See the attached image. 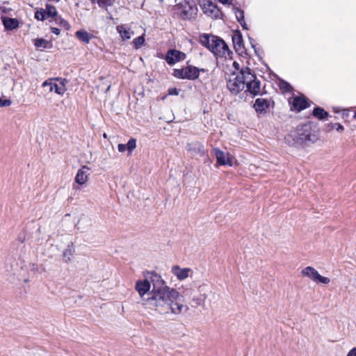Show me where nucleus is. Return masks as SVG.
I'll use <instances>...</instances> for the list:
<instances>
[{
	"label": "nucleus",
	"instance_id": "nucleus-1",
	"mask_svg": "<svg viewBox=\"0 0 356 356\" xmlns=\"http://www.w3.org/2000/svg\"><path fill=\"white\" fill-rule=\"evenodd\" d=\"M148 298L143 299V305L159 314H179L188 307L181 302L179 293L175 289L169 288L156 292H151Z\"/></svg>",
	"mask_w": 356,
	"mask_h": 356
},
{
	"label": "nucleus",
	"instance_id": "nucleus-2",
	"mask_svg": "<svg viewBox=\"0 0 356 356\" xmlns=\"http://www.w3.org/2000/svg\"><path fill=\"white\" fill-rule=\"evenodd\" d=\"M284 140L290 146L299 147L315 142L317 137L312 133L311 124L306 123L298 126L285 136Z\"/></svg>",
	"mask_w": 356,
	"mask_h": 356
},
{
	"label": "nucleus",
	"instance_id": "nucleus-3",
	"mask_svg": "<svg viewBox=\"0 0 356 356\" xmlns=\"http://www.w3.org/2000/svg\"><path fill=\"white\" fill-rule=\"evenodd\" d=\"M248 67H243L241 69L239 74L235 72L229 75L227 80V88L230 92L234 95H238L245 88L246 81H249Z\"/></svg>",
	"mask_w": 356,
	"mask_h": 356
},
{
	"label": "nucleus",
	"instance_id": "nucleus-4",
	"mask_svg": "<svg viewBox=\"0 0 356 356\" xmlns=\"http://www.w3.org/2000/svg\"><path fill=\"white\" fill-rule=\"evenodd\" d=\"M146 277L150 281V284H152V290L151 292H156L170 288L166 285L165 282L161 277L154 272H147Z\"/></svg>",
	"mask_w": 356,
	"mask_h": 356
},
{
	"label": "nucleus",
	"instance_id": "nucleus-5",
	"mask_svg": "<svg viewBox=\"0 0 356 356\" xmlns=\"http://www.w3.org/2000/svg\"><path fill=\"white\" fill-rule=\"evenodd\" d=\"M303 276L308 277L312 280L317 283L327 284L330 280L329 277L321 276L318 272L312 266H307L302 270Z\"/></svg>",
	"mask_w": 356,
	"mask_h": 356
},
{
	"label": "nucleus",
	"instance_id": "nucleus-6",
	"mask_svg": "<svg viewBox=\"0 0 356 356\" xmlns=\"http://www.w3.org/2000/svg\"><path fill=\"white\" fill-rule=\"evenodd\" d=\"M248 74L249 76L251 78H248L249 81H246L245 86L247 88V92L253 95L254 96L259 94L261 88V83L260 81L257 79L256 75L252 72V70L248 67Z\"/></svg>",
	"mask_w": 356,
	"mask_h": 356
},
{
	"label": "nucleus",
	"instance_id": "nucleus-7",
	"mask_svg": "<svg viewBox=\"0 0 356 356\" xmlns=\"http://www.w3.org/2000/svg\"><path fill=\"white\" fill-rule=\"evenodd\" d=\"M211 52L216 56L225 58L232 54V52L229 50L227 44L220 38H218V41H217L215 47H211Z\"/></svg>",
	"mask_w": 356,
	"mask_h": 356
},
{
	"label": "nucleus",
	"instance_id": "nucleus-8",
	"mask_svg": "<svg viewBox=\"0 0 356 356\" xmlns=\"http://www.w3.org/2000/svg\"><path fill=\"white\" fill-rule=\"evenodd\" d=\"M185 58L186 54L184 52L174 49H169L165 56V61L170 65H172Z\"/></svg>",
	"mask_w": 356,
	"mask_h": 356
},
{
	"label": "nucleus",
	"instance_id": "nucleus-9",
	"mask_svg": "<svg viewBox=\"0 0 356 356\" xmlns=\"http://www.w3.org/2000/svg\"><path fill=\"white\" fill-rule=\"evenodd\" d=\"M204 13L213 18H221L222 13L216 3L208 1L202 7Z\"/></svg>",
	"mask_w": 356,
	"mask_h": 356
},
{
	"label": "nucleus",
	"instance_id": "nucleus-10",
	"mask_svg": "<svg viewBox=\"0 0 356 356\" xmlns=\"http://www.w3.org/2000/svg\"><path fill=\"white\" fill-rule=\"evenodd\" d=\"M186 149L193 156H202L204 154V145L197 141L188 143L186 146Z\"/></svg>",
	"mask_w": 356,
	"mask_h": 356
},
{
	"label": "nucleus",
	"instance_id": "nucleus-11",
	"mask_svg": "<svg viewBox=\"0 0 356 356\" xmlns=\"http://www.w3.org/2000/svg\"><path fill=\"white\" fill-rule=\"evenodd\" d=\"M291 104V110L296 112H300L309 106L307 99L302 96L293 97Z\"/></svg>",
	"mask_w": 356,
	"mask_h": 356
},
{
	"label": "nucleus",
	"instance_id": "nucleus-12",
	"mask_svg": "<svg viewBox=\"0 0 356 356\" xmlns=\"http://www.w3.org/2000/svg\"><path fill=\"white\" fill-rule=\"evenodd\" d=\"M218 36L204 33L200 36V42L211 51V47H215L217 41H218Z\"/></svg>",
	"mask_w": 356,
	"mask_h": 356
},
{
	"label": "nucleus",
	"instance_id": "nucleus-13",
	"mask_svg": "<svg viewBox=\"0 0 356 356\" xmlns=\"http://www.w3.org/2000/svg\"><path fill=\"white\" fill-rule=\"evenodd\" d=\"M150 288H151L150 281L148 280V278L147 277L143 281H141V280L137 281V282L136 284V289L138 292L142 300L143 298H145L144 296L145 295L146 293H147L150 290Z\"/></svg>",
	"mask_w": 356,
	"mask_h": 356
},
{
	"label": "nucleus",
	"instance_id": "nucleus-14",
	"mask_svg": "<svg viewBox=\"0 0 356 356\" xmlns=\"http://www.w3.org/2000/svg\"><path fill=\"white\" fill-rule=\"evenodd\" d=\"M90 168L86 166H82L77 172L75 177V181L79 185H83L87 182L89 175Z\"/></svg>",
	"mask_w": 356,
	"mask_h": 356
},
{
	"label": "nucleus",
	"instance_id": "nucleus-15",
	"mask_svg": "<svg viewBox=\"0 0 356 356\" xmlns=\"http://www.w3.org/2000/svg\"><path fill=\"white\" fill-rule=\"evenodd\" d=\"M234 47L236 52L243 54L244 52V44L241 33L239 31L236 32L232 36Z\"/></svg>",
	"mask_w": 356,
	"mask_h": 356
},
{
	"label": "nucleus",
	"instance_id": "nucleus-16",
	"mask_svg": "<svg viewBox=\"0 0 356 356\" xmlns=\"http://www.w3.org/2000/svg\"><path fill=\"white\" fill-rule=\"evenodd\" d=\"M185 79L194 80L199 77L200 69L196 67L189 65L184 67Z\"/></svg>",
	"mask_w": 356,
	"mask_h": 356
},
{
	"label": "nucleus",
	"instance_id": "nucleus-17",
	"mask_svg": "<svg viewBox=\"0 0 356 356\" xmlns=\"http://www.w3.org/2000/svg\"><path fill=\"white\" fill-rule=\"evenodd\" d=\"M1 18L5 29L7 31H13L19 26V21L16 18H10L6 16H2Z\"/></svg>",
	"mask_w": 356,
	"mask_h": 356
},
{
	"label": "nucleus",
	"instance_id": "nucleus-18",
	"mask_svg": "<svg viewBox=\"0 0 356 356\" xmlns=\"http://www.w3.org/2000/svg\"><path fill=\"white\" fill-rule=\"evenodd\" d=\"M191 271V268H181L179 266H174L172 268V273L177 277L178 280H182L189 276V273Z\"/></svg>",
	"mask_w": 356,
	"mask_h": 356
},
{
	"label": "nucleus",
	"instance_id": "nucleus-19",
	"mask_svg": "<svg viewBox=\"0 0 356 356\" xmlns=\"http://www.w3.org/2000/svg\"><path fill=\"white\" fill-rule=\"evenodd\" d=\"M197 10V7L195 5L187 4L183 7L181 16L185 19H190L196 15Z\"/></svg>",
	"mask_w": 356,
	"mask_h": 356
},
{
	"label": "nucleus",
	"instance_id": "nucleus-20",
	"mask_svg": "<svg viewBox=\"0 0 356 356\" xmlns=\"http://www.w3.org/2000/svg\"><path fill=\"white\" fill-rule=\"evenodd\" d=\"M269 104L266 99L257 98L254 104V108L257 113H263L268 107Z\"/></svg>",
	"mask_w": 356,
	"mask_h": 356
},
{
	"label": "nucleus",
	"instance_id": "nucleus-21",
	"mask_svg": "<svg viewBox=\"0 0 356 356\" xmlns=\"http://www.w3.org/2000/svg\"><path fill=\"white\" fill-rule=\"evenodd\" d=\"M117 31L120 33L123 40H129L134 34V31L127 28L125 25L118 26Z\"/></svg>",
	"mask_w": 356,
	"mask_h": 356
},
{
	"label": "nucleus",
	"instance_id": "nucleus-22",
	"mask_svg": "<svg viewBox=\"0 0 356 356\" xmlns=\"http://www.w3.org/2000/svg\"><path fill=\"white\" fill-rule=\"evenodd\" d=\"M213 152L216 156L217 162L220 165L229 164V158H227L225 153L218 148L213 149Z\"/></svg>",
	"mask_w": 356,
	"mask_h": 356
},
{
	"label": "nucleus",
	"instance_id": "nucleus-23",
	"mask_svg": "<svg viewBox=\"0 0 356 356\" xmlns=\"http://www.w3.org/2000/svg\"><path fill=\"white\" fill-rule=\"evenodd\" d=\"M75 252L74 245L72 242L68 244L66 249L63 252V259L65 263H68L71 261V258Z\"/></svg>",
	"mask_w": 356,
	"mask_h": 356
},
{
	"label": "nucleus",
	"instance_id": "nucleus-24",
	"mask_svg": "<svg viewBox=\"0 0 356 356\" xmlns=\"http://www.w3.org/2000/svg\"><path fill=\"white\" fill-rule=\"evenodd\" d=\"M49 90L51 92L54 90L58 95H63L66 91V88L63 81L60 82L59 84L55 83H49Z\"/></svg>",
	"mask_w": 356,
	"mask_h": 356
},
{
	"label": "nucleus",
	"instance_id": "nucleus-25",
	"mask_svg": "<svg viewBox=\"0 0 356 356\" xmlns=\"http://www.w3.org/2000/svg\"><path fill=\"white\" fill-rule=\"evenodd\" d=\"M76 38L85 43H89L92 35L84 30L77 31L75 33Z\"/></svg>",
	"mask_w": 356,
	"mask_h": 356
},
{
	"label": "nucleus",
	"instance_id": "nucleus-26",
	"mask_svg": "<svg viewBox=\"0 0 356 356\" xmlns=\"http://www.w3.org/2000/svg\"><path fill=\"white\" fill-rule=\"evenodd\" d=\"M313 115L319 120H324L328 116V113L321 107L314 108Z\"/></svg>",
	"mask_w": 356,
	"mask_h": 356
},
{
	"label": "nucleus",
	"instance_id": "nucleus-27",
	"mask_svg": "<svg viewBox=\"0 0 356 356\" xmlns=\"http://www.w3.org/2000/svg\"><path fill=\"white\" fill-rule=\"evenodd\" d=\"M44 10L46 13L47 17H57V10L54 6L47 4L46 6V8L44 9Z\"/></svg>",
	"mask_w": 356,
	"mask_h": 356
},
{
	"label": "nucleus",
	"instance_id": "nucleus-28",
	"mask_svg": "<svg viewBox=\"0 0 356 356\" xmlns=\"http://www.w3.org/2000/svg\"><path fill=\"white\" fill-rule=\"evenodd\" d=\"M280 89L284 92H289L293 90L292 86L286 81L281 80L279 82Z\"/></svg>",
	"mask_w": 356,
	"mask_h": 356
},
{
	"label": "nucleus",
	"instance_id": "nucleus-29",
	"mask_svg": "<svg viewBox=\"0 0 356 356\" xmlns=\"http://www.w3.org/2000/svg\"><path fill=\"white\" fill-rule=\"evenodd\" d=\"M55 21L60 26L64 28L66 30H70V25L65 19L61 18L60 17H56L55 18Z\"/></svg>",
	"mask_w": 356,
	"mask_h": 356
},
{
	"label": "nucleus",
	"instance_id": "nucleus-30",
	"mask_svg": "<svg viewBox=\"0 0 356 356\" xmlns=\"http://www.w3.org/2000/svg\"><path fill=\"white\" fill-rule=\"evenodd\" d=\"M49 42L44 39H36L34 42V45L37 48H47Z\"/></svg>",
	"mask_w": 356,
	"mask_h": 356
},
{
	"label": "nucleus",
	"instance_id": "nucleus-31",
	"mask_svg": "<svg viewBox=\"0 0 356 356\" xmlns=\"http://www.w3.org/2000/svg\"><path fill=\"white\" fill-rule=\"evenodd\" d=\"M233 10L235 13V15H236V18L237 19V21L239 22H243V20L245 19H244V12L243 10L238 8H236V7H234L233 8Z\"/></svg>",
	"mask_w": 356,
	"mask_h": 356
},
{
	"label": "nucleus",
	"instance_id": "nucleus-32",
	"mask_svg": "<svg viewBox=\"0 0 356 356\" xmlns=\"http://www.w3.org/2000/svg\"><path fill=\"white\" fill-rule=\"evenodd\" d=\"M145 42V38L140 35L133 40V44L136 49H139Z\"/></svg>",
	"mask_w": 356,
	"mask_h": 356
},
{
	"label": "nucleus",
	"instance_id": "nucleus-33",
	"mask_svg": "<svg viewBox=\"0 0 356 356\" xmlns=\"http://www.w3.org/2000/svg\"><path fill=\"white\" fill-rule=\"evenodd\" d=\"M35 18L40 21H44V19H46L47 17L46 16V13H44V9L41 8L40 10H37L35 13Z\"/></svg>",
	"mask_w": 356,
	"mask_h": 356
},
{
	"label": "nucleus",
	"instance_id": "nucleus-34",
	"mask_svg": "<svg viewBox=\"0 0 356 356\" xmlns=\"http://www.w3.org/2000/svg\"><path fill=\"white\" fill-rule=\"evenodd\" d=\"M174 76L178 79H185L184 68L181 69H175L173 71Z\"/></svg>",
	"mask_w": 356,
	"mask_h": 356
},
{
	"label": "nucleus",
	"instance_id": "nucleus-35",
	"mask_svg": "<svg viewBox=\"0 0 356 356\" xmlns=\"http://www.w3.org/2000/svg\"><path fill=\"white\" fill-rule=\"evenodd\" d=\"M127 147V150L129 152L133 151L136 147V140L134 138H131L126 144Z\"/></svg>",
	"mask_w": 356,
	"mask_h": 356
},
{
	"label": "nucleus",
	"instance_id": "nucleus-36",
	"mask_svg": "<svg viewBox=\"0 0 356 356\" xmlns=\"http://www.w3.org/2000/svg\"><path fill=\"white\" fill-rule=\"evenodd\" d=\"M328 126H330L332 129L335 128L336 130L339 132H341L344 129L343 127L339 123H335V124L331 123Z\"/></svg>",
	"mask_w": 356,
	"mask_h": 356
},
{
	"label": "nucleus",
	"instance_id": "nucleus-37",
	"mask_svg": "<svg viewBox=\"0 0 356 356\" xmlns=\"http://www.w3.org/2000/svg\"><path fill=\"white\" fill-rule=\"evenodd\" d=\"M179 91L175 88H171L168 89V95H178Z\"/></svg>",
	"mask_w": 356,
	"mask_h": 356
},
{
	"label": "nucleus",
	"instance_id": "nucleus-38",
	"mask_svg": "<svg viewBox=\"0 0 356 356\" xmlns=\"http://www.w3.org/2000/svg\"><path fill=\"white\" fill-rule=\"evenodd\" d=\"M118 151L120 152H124L127 149V147L126 144H119L118 146Z\"/></svg>",
	"mask_w": 356,
	"mask_h": 356
},
{
	"label": "nucleus",
	"instance_id": "nucleus-39",
	"mask_svg": "<svg viewBox=\"0 0 356 356\" xmlns=\"http://www.w3.org/2000/svg\"><path fill=\"white\" fill-rule=\"evenodd\" d=\"M11 104V101L9 99H2V107L8 106Z\"/></svg>",
	"mask_w": 356,
	"mask_h": 356
},
{
	"label": "nucleus",
	"instance_id": "nucleus-40",
	"mask_svg": "<svg viewBox=\"0 0 356 356\" xmlns=\"http://www.w3.org/2000/svg\"><path fill=\"white\" fill-rule=\"evenodd\" d=\"M51 32L54 33V34L58 35L60 33V31L58 28H56V27H51Z\"/></svg>",
	"mask_w": 356,
	"mask_h": 356
},
{
	"label": "nucleus",
	"instance_id": "nucleus-41",
	"mask_svg": "<svg viewBox=\"0 0 356 356\" xmlns=\"http://www.w3.org/2000/svg\"><path fill=\"white\" fill-rule=\"evenodd\" d=\"M347 356H356V348H352L348 353Z\"/></svg>",
	"mask_w": 356,
	"mask_h": 356
},
{
	"label": "nucleus",
	"instance_id": "nucleus-42",
	"mask_svg": "<svg viewBox=\"0 0 356 356\" xmlns=\"http://www.w3.org/2000/svg\"><path fill=\"white\" fill-rule=\"evenodd\" d=\"M239 24L241 25V26L243 27V29H248L247 24L245 22V19L243 20V22H239Z\"/></svg>",
	"mask_w": 356,
	"mask_h": 356
},
{
	"label": "nucleus",
	"instance_id": "nucleus-43",
	"mask_svg": "<svg viewBox=\"0 0 356 356\" xmlns=\"http://www.w3.org/2000/svg\"><path fill=\"white\" fill-rule=\"evenodd\" d=\"M233 66L234 67V68L237 70H238L240 69V65L237 63V62H234L233 63Z\"/></svg>",
	"mask_w": 356,
	"mask_h": 356
},
{
	"label": "nucleus",
	"instance_id": "nucleus-44",
	"mask_svg": "<svg viewBox=\"0 0 356 356\" xmlns=\"http://www.w3.org/2000/svg\"><path fill=\"white\" fill-rule=\"evenodd\" d=\"M222 4L231 3L229 0H218Z\"/></svg>",
	"mask_w": 356,
	"mask_h": 356
},
{
	"label": "nucleus",
	"instance_id": "nucleus-45",
	"mask_svg": "<svg viewBox=\"0 0 356 356\" xmlns=\"http://www.w3.org/2000/svg\"><path fill=\"white\" fill-rule=\"evenodd\" d=\"M49 83H51V82L47 80L44 82H43L42 86L44 87V86H49Z\"/></svg>",
	"mask_w": 356,
	"mask_h": 356
},
{
	"label": "nucleus",
	"instance_id": "nucleus-46",
	"mask_svg": "<svg viewBox=\"0 0 356 356\" xmlns=\"http://www.w3.org/2000/svg\"><path fill=\"white\" fill-rule=\"evenodd\" d=\"M251 45H252V47L254 49L255 53H257V50L255 49V45L252 42H251Z\"/></svg>",
	"mask_w": 356,
	"mask_h": 356
},
{
	"label": "nucleus",
	"instance_id": "nucleus-47",
	"mask_svg": "<svg viewBox=\"0 0 356 356\" xmlns=\"http://www.w3.org/2000/svg\"><path fill=\"white\" fill-rule=\"evenodd\" d=\"M1 104H2V99L0 98V107H2Z\"/></svg>",
	"mask_w": 356,
	"mask_h": 356
},
{
	"label": "nucleus",
	"instance_id": "nucleus-48",
	"mask_svg": "<svg viewBox=\"0 0 356 356\" xmlns=\"http://www.w3.org/2000/svg\"><path fill=\"white\" fill-rule=\"evenodd\" d=\"M103 136H104V138H106V134H104Z\"/></svg>",
	"mask_w": 356,
	"mask_h": 356
},
{
	"label": "nucleus",
	"instance_id": "nucleus-49",
	"mask_svg": "<svg viewBox=\"0 0 356 356\" xmlns=\"http://www.w3.org/2000/svg\"><path fill=\"white\" fill-rule=\"evenodd\" d=\"M200 71L204 72V69H200Z\"/></svg>",
	"mask_w": 356,
	"mask_h": 356
},
{
	"label": "nucleus",
	"instance_id": "nucleus-50",
	"mask_svg": "<svg viewBox=\"0 0 356 356\" xmlns=\"http://www.w3.org/2000/svg\"><path fill=\"white\" fill-rule=\"evenodd\" d=\"M354 118H355V119H356V113H355V115H354Z\"/></svg>",
	"mask_w": 356,
	"mask_h": 356
}]
</instances>
